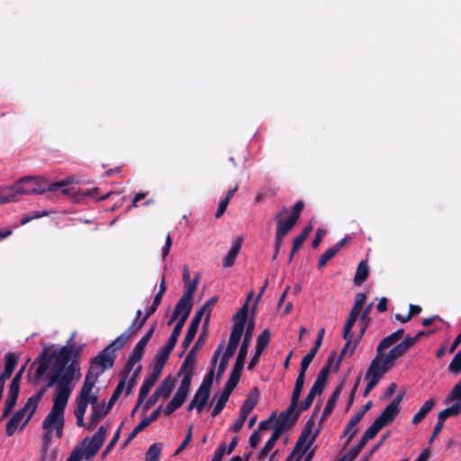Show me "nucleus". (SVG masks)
I'll return each instance as SVG.
<instances>
[{"label":"nucleus","mask_w":461,"mask_h":461,"mask_svg":"<svg viewBox=\"0 0 461 461\" xmlns=\"http://www.w3.org/2000/svg\"><path fill=\"white\" fill-rule=\"evenodd\" d=\"M454 402L452 406H457L461 411V380L454 385L448 395L445 399L446 404Z\"/></svg>","instance_id":"nucleus-34"},{"label":"nucleus","mask_w":461,"mask_h":461,"mask_svg":"<svg viewBox=\"0 0 461 461\" xmlns=\"http://www.w3.org/2000/svg\"><path fill=\"white\" fill-rule=\"evenodd\" d=\"M377 433L369 427L362 435L361 438L359 439L358 443L354 446L359 452L362 451V449L366 447L368 440L373 439Z\"/></svg>","instance_id":"nucleus-46"},{"label":"nucleus","mask_w":461,"mask_h":461,"mask_svg":"<svg viewBox=\"0 0 461 461\" xmlns=\"http://www.w3.org/2000/svg\"><path fill=\"white\" fill-rule=\"evenodd\" d=\"M72 391V388L59 386V438L61 437V429L63 428V411Z\"/></svg>","instance_id":"nucleus-27"},{"label":"nucleus","mask_w":461,"mask_h":461,"mask_svg":"<svg viewBox=\"0 0 461 461\" xmlns=\"http://www.w3.org/2000/svg\"><path fill=\"white\" fill-rule=\"evenodd\" d=\"M243 239L241 237H237L231 244V248L228 254L224 257L222 260L223 267H230L234 265L235 260L241 249Z\"/></svg>","instance_id":"nucleus-23"},{"label":"nucleus","mask_w":461,"mask_h":461,"mask_svg":"<svg viewBox=\"0 0 461 461\" xmlns=\"http://www.w3.org/2000/svg\"><path fill=\"white\" fill-rule=\"evenodd\" d=\"M372 307H373V303H370L363 311H361L362 313L360 315V322H361V324L367 326V327L371 321L369 313L371 312Z\"/></svg>","instance_id":"nucleus-63"},{"label":"nucleus","mask_w":461,"mask_h":461,"mask_svg":"<svg viewBox=\"0 0 461 461\" xmlns=\"http://www.w3.org/2000/svg\"><path fill=\"white\" fill-rule=\"evenodd\" d=\"M248 312H249L248 302H245V303L242 305V307L232 317V321L234 323L231 328L230 337L240 340V339L244 333V330H245V326H246V322H247V319H248Z\"/></svg>","instance_id":"nucleus-16"},{"label":"nucleus","mask_w":461,"mask_h":461,"mask_svg":"<svg viewBox=\"0 0 461 461\" xmlns=\"http://www.w3.org/2000/svg\"><path fill=\"white\" fill-rule=\"evenodd\" d=\"M207 339V332L202 331L199 335L195 344L193 346L191 350L187 353L185 359L182 363V366L180 367V370L177 373L178 376H181L182 374L188 369L189 367H194L195 364V358H196V351L198 348L203 347Z\"/></svg>","instance_id":"nucleus-18"},{"label":"nucleus","mask_w":461,"mask_h":461,"mask_svg":"<svg viewBox=\"0 0 461 461\" xmlns=\"http://www.w3.org/2000/svg\"><path fill=\"white\" fill-rule=\"evenodd\" d=\"M161 449V443L151 444L146 453L145 461H158Z\"/></svg>","instance_id":"nucleus-42"},{"label":"nucleus","mask_w":461,"mask_h":461,"mask_svg":"<svg viewBox=\"0 0 461 461\" xmlns=\"http://www.w3.org/2000/svg\"><path fill=\"white\" fill-rule=\"evenodd\" d=\"M289 420H291L292 418L290 419V417L286 416L284 411H281L279 416H278V418H277V420H276V423L275 429H280V431H281V434H282L283 431L287 427V422L289 421ZM290 428L291 427H289V425H288V429H290Z\"/></svg>","instance_id":"nucleus-61"},{"label":"nucleus","mask_w":461,"mask_h":461,"mask_svg":"<svg viewBox=\"0 0 461 461\" xmlns=\"http://www.w3.org/2000/svg\"><path fill=\"white\" fill-rule=\"evenodd\" d=\"M125 387V384L123 381H119L115 390L113 391L108 403L106 404L108 406V409H112L114 403L117 402L119 397L121 396L123 389Z\"/></svg>","instance_id":"nucleus-53"},{"label":"nucleus","mask_w":461,"mask_h":461,"mask_svg":"<svg viewBox=\"0 0 461 461\" xmlns=\"http://www.w3.org/2000/svg\"><path fill=\"white\" fill-rule=\"evenodd\" d=\"M149 317L144 315L140 320H133L131 326L125 331L126 334L130 337L131 334L138 333L140 329L145 325Z\"/></svg>","instance_id":"nucleus-48"},{"label":"nucleus","mask_w":461,"mask_h":461,"mask_svg":"<svg viewBox=\"0 0 461 461\" xmlns=\"http://www.w3.org/2000/svg\"><path fill=\"white\" fill-rule=\"evenodd\" d=\"M240 342V339L230 337L226 349L221 356V359L220 365L218 366L217 375H216L217 381H219L221 378L222 375L224 374L227 365H228V362H229L230 358L233 357Z\"/></svg>","instance_id":"nucleus-20"},{"label":"nucleus","mask_w":461,"mask_h":461,"mask_svg":"<svg viewBox=\"0 0 461 461\" xmlns=\"http://www.w3.org/2000/svg\"><path fill=\"white\" fill-rule=\"evenodd\" d=\"M5 370L3 374L0 375V394L3 393L5 387V381L9 379L12 375L14 369L17 364V357L12 354L8 353L5 357Z\"/></svg>","instance_id":"nucleus-21"},{"label":"nucleus","mask_w":461,"mask_h":461,"mask_svg":"<svg viewBox=\"0 0 461 461\" xmlns=\"http://www.w3.org/2000/svg\"><path fill=\"white\" fill-rule=\"evenodd\" d=\"M217 301L218 297L212 296L199 310L196 311L182 342L184 350H186L189 348L191 342L194 340L203 315H205V319L203 325V331L207 332L206 330L211 318L212 307L217 303Z\"/></svg>","instance_id":"nucleus-4"},{"label":"nucleus","mask_w":461,"mask_h":461,"mask_svg":"<svg viewBox=\"0 0 461 461\" xmlns=\"http://www.w3.org/2000/svg\"><path fill=\"white\" fill-rule=\"evenodd\" d=\"M432 333H434V330H420L415 336L407 335L402 341L391 348L388 354L394 360H397L398 358L404 356L423 336H429Z\"/></svg>","instance_id":"nucleus-13"},{"label":"nucleus","mask_w":461,"mask_h":461,"mask_svg":"<svg viewBox=\"0 0 461 461\" xmlns=\"http://www.w3.org/2000/svg\"><path fill=\"white\" fill-rule=\"evenodd\" d=\"M254 327H255V321H254V320H250L249 321V323L247 324L243 340L240 347L235 364L231 369V371L236 372L240 375H242V371H243L244 365L246 362V357H247L249 347V344H250V341L252 339Z\"/></svg>","instance_id":"nucleus-12"},{"label":"nucleus","mask_w":461,"mask_h":461,"mask_svg":"<svg viewBox=\"0 0 461 461\" xmlns=\"http://www.w3.org/2000/svg\"><path fill=\"white\" fill-rule=\"evenodd\" d=\"M106 436V429L104 426L99 427L96 433L91 438H86L81 443V447H75L68 457H71L74 452H77L79 461L82 459H90L95 456L103 446Z\"/></svg>","instance_id":"nucleus-5"},{"label":"nucleus","mask_w":461,"mask_h":461,"mask_svg":"<svg viewBox=\"0 0 461 461\" xmlns=\"http://www.w3.org/2000/svg\"><path fill=\"white\" fill-rule=\"evenodd\" d=\"M81 375L79 357H68V350L59 348V385L74 389Z\"/></svg>","instance_id":"nucleus-3"},{"label":"nucleus","mask_w":461,"mask_h":461,"mask_svg":"<svg viewBox=\"0 0 461 461\" xmlns=\"http://www.w3.org/2000/svg\"><path fill=\"white\" fill-rule=\"evenodd\" d=\"M303 208H304L303 201L299 200L294 205L293 211H292L290 216L286 220L280 219V214L275 215L274 219L276 222V238H277L278 240H284V238L288 234V232L296 224Z\"/></svg>","instance_id":"nucleus-9"},{"label":"nucleus","mask_w":461,"mask_h":461,"mask_svg":"<svg viewBox=\"0 0 461 461\" xmlns=\"http://www.w3.org/2000/svg\"><path fill=\"white\" fill-rule=\"evenodd\" d=\"M271 333L270 330L265 329L257 339L256 351L254 356L250 359L248 369L253 370L254 367L258 364L260 356L264 349L268 346L270 342Z\"/></svg>","instance_id":"nucleus-19"},{"label":"nucleus","mask_w":461,"mask_h":461,"mask_svg":"<svg viewBox=\"0 0 461 461\" xmlns=\"http://www.w3.org/2000/svg\"><path fill=\"white\" fill-rule=\"evenodd\" d=\"M395 360L387 353L384 363H379L378 360H372L366 371V379L368 383L363 393L366 397L370 392L376 386L380 379L394 366Z\"/></svg>","instance_id":"nucleus-7"},{"label":"nucleus","mask_w":461,"mask_h":461,"mask_svg":"<svg viewBox=\"0 0 461 461\" xmlns=\"http://www.w3.org/2000/svg\"><path fill=\"white\" fill-rule=\"evenodd\" d=\"M190 370H185L182 375H184V377L181 380V384L177 390H180L184 393H188L190 391L192 377H193V367H189Z\"/></svg>","instance_id":"nucleus-47"},{"label":"nucleus","mask_w":461,"mask_h":461,"mask_svg":"<svg viewBox=\"0 0 461 461\" xmlns=\"http://www.w3.org/2000/svg\"><path fill=\"white\" fill-rule=\"evenodd\" d=\"M312 225L306 226L305 228H303V230H302L300 235L297 236L294 240V241H293L294 252H296L303 246V244L304 243V241L308 238V236H309L310 232L312 231Z\"/></svg>","instance_id":"nucleus-45"},{"label":"nucleus","mask_w":461,"mask_h":461,"mask_svg":"<svg viewBox=\"0 0 461 461\" xmlns=\"http://www.w3.org/2000/svg\"><path fill=\"white\" fill-rule=\"evenodd\" d=\"M100 375H99L98 372L95 371L94 367L92 369L88 368V371L86 375L85 381H84V384L80 390L79 394L81 396L85 397V395H86L88 393H91L95 383H96L97 378Z\"/></svg>","instance_id":"nucleus-26"},{"label":"nucleus","mask_w":461,"mask_h":461,"mask_svg":"<svg viewBox=\"0 0 461 461\" xmlns=\"http://www.w3.org/2000/svg\"><path fill=\"white\" fill-rule=\"evenodd\" d=\"M77 407L75 409L74 414L75 415H85L86 409H87V403L86 402L85 397L78 394L77 397Z\"/></svg>","instance_id":"nucleus-60"},{"label":"nucleus","mask_w":461,"mask_h":461,"mask_svg":"<svg viewBox=\"0 0 461 461\" xmlns=\"http://www.w3.org/2000/svg\"><path fill=\"white\" fill-rule=\"evenodd\" d=\"M14 203V195H12L9 185H0V204Z\"/></svg>","instance_id":"nucleus-52"},{"label":"nucleus","mask_w":461,"mask_h":461,"mask_svg":"<svg viewBox=\"0 0 461 461\" xmlns=\"http://www.w3.org/2000/svg\"><path fill=\"white\" fill-rule=\"evenodd\" d=\"M403 335L404 330L401 328L387 337L384 338L376 348V355L373 360H378L379 363H384L387 357V354L384 355V351L396 344L403 337Z\"/></svg>","instance_id":"nucleus-15"},{"label":"nucleus","mask_w":461,"mask_h":461,"mask_svg":"<svg viewBox=\"0 0 461 461\" xmlns=\"http://www.w3.org/2000/svg\"><path fill=\"white\" fill-rule=\"evenodd\" d=\"M342 388H343V384L341 383L334 389V391L329 397L326 406L323 410L320 422L324 421L333 411L336 402H337V401L340 395V393L342 391Z\"/></svg>","instance_id":"nucleus-24"},{"label":"nucleus","mask_w":461,"mask_h":461,"mask_svg":"<svg viewBox=\"0 0 461 461\" xmlns=\"http://www.w3.org/2000/svg\"><path fill=\"white\" fill-rule=\"evenodd\" d=\"M319 435V430H316L312 436L311 432L303 429L299 436L296 444L292 453H298L294 461H300L303 456L308 451L312 445L316 440Z\"/></svg>","instance_id":"nucleus-17"},{"label":"nucleus","mask_w":461,"mask_h":461,"mask_svg":"<svg viewBox=\"0 0 461 461\" xmlns=\"http://www.w3.org/2000/svg\"><path fill=\"white\" fill-rule=\"evenodd\" d=\"M117 355L108 351V348H104L97 356L90 360L89 368H95V372L103 375L107 369L113 366Z\"/></svg>","instance_id":"nucleus-14"},{"label":"nucleus","mask_w":461,"mask_h":461,"mask_svg":"<svg viewBox=\"0 0 461 461\" xmlns=\"http://www.w3.org/2000/svg\"><path fill=\"white\" fill-rule=\"evenodd\" d=\"M192 438H193V425H190L183 442L176 449L174 455L176 456V455H179L181 452H183L185 450V448L189 445Z\"/></svg>","instance_id":"nucleus-56"},{"label":"nucleus","mask_w":461,"mask_h":461,"mask_svg":"<svg viewBox=\"0 0 461 461\" xmlns=\"http://www.w3.org/2000/svg\"><path fill=\"white\" fill-rule=\"evenodd\" d=\"M360 420H361V419L358 416H357L356 414H354L348 420V422L342 433V437L348 436V438L346 442L347 445L357 434L358 429L356 427L360 422Z\"/></svg>","instance_id":"nucleus-33"},{"label":"nucleus","mask_w":461,"mask_h":461,"mask_svg":"<svg viewBox=\"0 0 461 461\" xmlns=\"http://www.w3.org/2000/svg\"><path fill=\"white\" fill-rule=\"evenodd\" d=\"M112 409H108L106 404H100V406L92 409V412L87 422V430H93L98 422L104 419Z\"/></svg>","instance_id":"nucleus-22"},{"label":"nucleus","mask_w":461,"mask_h":461,"mask_svg":"<svg viewBox=\"0 0 461 461\" xmlns=\"http://www.w3.org/2000/svg\"><path fill=\"white\" fill-rule=\"evenodd\" d=\"M436 404V400L433 398L429 399L418 411V412L412 417L411 422L414 425H418L433 409Z\"/></svg>","instance_id":"nucleus-32"},{"label":"nucleus","mask_w":461,"mask_h":461,"mask_svg":"<svg viewBox=\"0 0 461 461\" xmlns=\"http://www.w3.org/2000/svg\"><path fill=\"white\" fill-rule=\"evenodd\" d=\"M193 308V300L182 297L176 303L175 307L176 313H179V319L187 320Z\"/></svg>","instance_id":"nucleus-28"},{"label":"nucleus","mask_w":461,"mask_h":461,"mask_svg":"<svg viewBox=\"0 0 461 461\" xmlns=\"http://www.w3.org/2000/svg\"><path fill=\"white\" fill-rule=\"evenodd\" d=\"M461 411L458 410V407L457 406H449L444 410H442L438 415V422H439L440 424L444 425V422L445 420L449 418V417H452V416H456L460 413Z\"/></svg>","instance_id":"nucleus-44"},{"label":"nucleus","mask_w":461,"mask_h":461,"mask_svg":"<svg viewBox=\"0 0 461 461\" xmlns=\"http://www.w3.org/2000/svg\"><path fill=\"white\" fill-rule=\"evenodd\" d=\"M403 394H398L373 421L370 427L378 433L384 427L390 425L400 412V403Z\"/></svg>","instance_id":"nucleus-10"},{"label":"nucleus","mask_w":461,"mask_h":461,"mask_svg":"<svg viewBox=\"0 0 461 461\" xmlns=\"http://www.w3.org/2000/svg\"><path fill=\"white\" fill-rule=\"evenodd\" d=\"M36 379L38 383L45 384L37 394L30 397L26 404L19 410L7 422L6 434L12 436L26 416L23 426L29 421L38 406L39 401L46 388L50 387L58 381V353L55 349L45 348L39 359V366L36 369Z\"/></svg>","instance_id":"nucleus-1"},{"label":"nucleus","mask_w":461,"mask_h":461,"mask_svg":"<svg viewBox=\"0 0 461 461\" xmlns=\"http://www.w3.org/2000/svg\"><path fill=\"white\" fill-rule=\"evenodd\" d=\"M137 363L128 359L127 362L125 363L122 370L121 371L120 373V381H123L124 384H126V381L129 377V375L130 373L131 372L133 366L136 365Z\"/></svg>","instance_id":"nucleus-59"},{"label":"nucleus","mask_w":461,"mask_h":461,"mask_svg":"<svg viewBox=\"0 0 461 461\" xmlns=\"http://www.w3.org/2000/svg\"><path fill=\"white\" fill-rule=\"evenodd\" d=\"M280 437H281L280 429H275L270 438L267 441L266 445L263 447V448L258 454V458L259 460H263L268 455V453L275 447L276 441L279 439Z\"/></svg>","instance_id":"nucleus-30"},{"label":"nucleus","mask_w":461,"mask_h":461,"mask_svg":"<svg viewBox=\"0 0 461 461\" xmlns=\"http://www.w3.org/2000/svg\"><path fill=\"white\" fill-rule=\"evenodd\" d=\"M18 393H19V391H15L14 389H9L8 397H7V399L5 402V406H4V411H3L4 417H6L7 415H9V413L14 409V407L16 403V401H17Z\"/></svg>","instance_id":"nucleus-38"},{"label":"nucleus","mask_w":461,"mask_h":461,"mask_svg":"<svg viewBox=\"0 0 461 461\" xmlns=\"http://www.w3.org/2000/svg\"><path fill=\"white\" fill-rule=\"evenodd\" d=\"M259 391L258 387L253 388L252 393L244 401L240 407V415L247 419L250 411L255 408L258 402Z\"/></svg>","instance_id":"nucleus-25"},{"label":"nucleus","mask_w":461,"mask_h":461,"mask_svg":"<svg viewBox=\"0 0 461 461\" xmlns=\"http://www.w3.org/2000/svg\"><path fill=\"white\" fill-rule=\"evenodd\" d=\"M336 254H337V252L335 251V249L332 247L328 249L321 256L319 262H318V268L321 269L322 267H324L326 266V264L328 263V261L330 260Z\"/></svg>","instance_id":"nucleus-55"},{"label":"nucleus","mask_w":461,"mask_h":461,"mask_svg":"<svg viewBox=\"0 0 461 461\" xmlns=\"http://www.w3.org/2000/svg\"><path fill=\"white\" fill-rule=\"evenodd\" d=\"M214 374H215V371H214L213 367H212L207 372V374L203 377L202 384L199 386L202 388L203 391H208L209 393H211V388H212V385L213 383Z\"/></svg>","instance_id":"nucleus-51"},{"label":"nucleus","mask_w":461,"mask_h":461,"mask_svg":"<svg viewBox=\"0 0 461 461\" xmlns=\"http://www.w3.org/2000/svg\"><path fill=\"white\" fill-rule=\"evenodd\" d=\"M170 354V352L160 348L154 357V363L158 364V366H164L167 361L168 360Z\"/></svg>","instance_id":"nucleus-54"},{"label":"nucleus","mask_w":461,"mask_h":461,"mask_svg":"<svg viewBox=\"0 0 461 461\" xmlns=\"http://www.w3.org/2000/svg\"><path fill=\"white\" fill-rule=\"evenodd\" d=\"M146 422H142L141 420L139 424L133 429V430L129 434L128 438L123 441L122 447H126L129 445L131 440L146 428Z\"/></svg>","instance_id":"nucleus-57"},{"label":"nucleus","mask_w":461,"mask_h":461,"mask_svg":"<svg viewBox=\"0 0 461 461\" xmlns=\"http://www.w3.org/2000/svg\"><path fill=\"white\" fill-rule=\"evenodd\" d=\"M76 337V332H73L70 336V338L68 339L66 344L62 346L61 348H66L68 350V357H80L82 352H83V345H77L73 343V340Z\"/></svg>","instance_id":"nucleus-36"},{"label":"nucleus","mask_w":461,"mask_h":461,"mask_svg":"<svg viewBox=\"0 0 461 461\" xmlns=\"http://www.w3.org/2000/svg\"><path fill=\"white\" fill-rule=\"evenodd\" d=\"M304 383H305V376H302V375H298L296 381H295V384L294 387V391H293L291 399L299 402L302 391L303 389Z\"/></svg>","instance_id":"nucleus-49"},{"label":"nucleus","mask_w":461,"mask_h":461,"mask_svg":"<svg viewBox=\"0 0 461 461\" xmlns=\"http://www.w3.org/2000/svg\"><path fill=\"white\" fill-rule=\"evenodd\" d=\"M448 371L453 375L461 373V349L455 355L450 362Z\"/></svg>","instance_id":"nucleus-50"},{"label":"nucleus","mask_w":461,"mask_h":461,"mask_svg":"<svg viewBox=\"0 0 461 461\" xmlns=\"http://www.w3.org/2000/svg\"><path fill=\"white\" fill-rule=\"evenodd\" d=\"M359 453L360 452L353 446L345 456L338 458L336 461H354Z\"/></svg>","instance_id":"nucleus-64"},{"label":"nucleus","mask_w":461,"mask_h":461,"mask_svg":"<svg viewBox=\"0 0 461 461\" xmlns=\"http://www.w3.org/2000/svg\"><path fill=\"white\" fill-rule=\"evenodd\" d=\"M369 276V267L366 260H362L359 262L357 271L354 276V285L357 286L361 285Z\"/></svg>","instance_id":"nucleus-31"},{"label":"nucleus","mask_w":461,"mask_h":461,"mask_svg":"<svg viewBox=\"0 0 461 461\" xmlns=\"http://www.w3.org/2000/svg\"><path fill=\"white\" fill-rule=\"evenodd\" d=\"M240 374H238L236 372L230 371L229 378L223 387V390L221 391L220 397L212 411V416L216 417L218 416L221 411L224 409L230 395L234 391L236 386L238 385L240 380Z\"/></svg>","instance_id":"nucleus-11"},{"label":"nucleus","mask_w":461,"mask_h":461,"mask_svg":"<svg viewBox=\"0 0 461 461\" xmlns=\"http://www.w3.org/2000/svg\"><path fill=\"white\" fill-rule=\"evenodd\" d=\"M188 285L182 295V297L193 300L195 291L197 289L198 277L194 278L192 282L187 283Z\"/></svg>","instance_id":"nucleus-58"},{"label":"nucleus","mask_w":461,"mask_h":461,"mask_svg":"<svg viewBox=\"0 0 461 461\" xmlns=\"http://www.w3.org/2000/svg\"><path fill=\"white\" fill-rule=\"evenodd\" d=\"M77 182L75 181L74 177H67L59 181V196L62 195L63 199L68 202L78 203H81L86 197H95L99 188L94 187L92 189L81 192L77 186Z\"/></svg>","instance_id":"nucleus-6"},{"label":"nucleus","mask_w":461,"mask_h":461,"mask_svg":"<svg viewBox=\"0 0 461 461\" xmlns=\"http://www.w3.org/2000/svg\"><path fill=\"white\" fill-rule=\"evenodd\" d=\"M210 398V393L208 391H203L201 387L195 392L194 400L199 403L198 413L203 411Z\"/></svg>","instance_id":"nucleus-43"},{"label":"nucleus","mask_w":461,"mask_h":461,"mask_svg":"<svg viewBox=\"0 0 461 461\" xmlns=\"http://www.w3.org/2000/svg\"><path fill=\"white\" fill-rule=\"evenodd\" d=\"M54 212H55V211H53V210H41V211H37V212H32L27 213L22 217L21 224L25 225L32 220L40 219L41 217L48 216Z\"/></svg>","instance_id":"nucleus-40"},{"label":"nucleus","mask_w":461,"mask_h":461,"mask_svg":"<svg viewBox=\"0 0 461 461\" xmlns=\"http://www.w3.org/2000/svg\"><path fill=\"white\" fill-rule=\"evenodd\" d=\"M76 337V332H73L70 336V338L68 339L66 344L62 346L61 348H66L68 350V357H80L82 352H83V345H77L73 343V340Z\"/></svg>","instance_id":"nucleus-37"},{"label":"nucleus","mask_w":461,"mask_h":461,"mask_svg":"<svg viewBox=\"0 0 461 461\" xmlns=\"http://www.w3.org/2000/svg\"><path fill=\"white\" fill-rule=\"evenodd\" d=\"M14 203L18 202L22 195L41 194L46 191H53L58 188V183H50L45 177L23 176L18 179L14 185H9Z\"/></svg>","instance_id":"nucleus-2"},{"label":"nucleus","mask_w":461,"mask_h":461,"mask_svg":"<svg viewBox=\"0 0 461 461\" xmlns=\"http://www.w3.org/2000/svg\"><path fill=\"white\" fill-rule=\"evenodd\" d=\"M315 394L312 393L310 391L306 396V398L304 399L303 402H302L297 409V411H295V414L294 415V417L292 418L291 420V424H289V427H292L294 426V424L296 422V420L299 419L300 417V414L302 413V411H307L312 404L313 401H314V398H315Z\"/></svg>","instance_id":"nucleus-35"},{"label":"nucleus","mask_w":461,"mask_h":461,"mask_svg":"<svg viewBox=\"0 0 461 461\" xmlns=\"http://www.w3.org/2000/svg\"><path fill=\"white\" fill-rule=\"evenodd\" d=\"M156 380L151 378L150 376H148L145 378L139 393L140 402H143L148 394L150 392V389L154 386L156 384Z\"/></svg>","instance_id":"nucleus-41"},{"label":"nucleus","mask_w":461,"mask_h":461,"mask_svg":"<svg viewBox=\"0 0 461 461\" xmlns=\"http://www.w3.org/2000/svg\"><path fill=\"white\" fill-rule=\"evenodd\" d=\"M128 334L123 332L122 335L117 337L113 341H112L107 347L104 348H108V351L113 354H116V351L122 349L126 341L129 339Z\"/></svg>","instance_id":"nucleus-39"},{"label":"nucleus","mask_w":461,"mask_h":461,"mask_svg":"<svg viewBox=\"0 0 461 461\" xmlns=\"http://www.w3.org/2000/svg\"><path fill=\"white\" fill-rule=\"evenodd\" d=\"M121 427H122V425L116 430L113 438L110 440V442L108 443V445L105 447L104 450L103 451V453H102L103 457H104L113 448V447L118 442V440L120 438V435H121Z\"/></svg>","instance_id":"nucleus-62"},{"label":"nucleus","mask_w":461,"mask_h":461,"mask_svg":"<svg viewBox=\"0 0 461 461\" xmlns=\"http://www.w3.org/2000/svg\"><path fill=\"white\" fill-rule=\"evenodd\" d=\"M42 448L44 451L50 447L53 437L58 436V386L53 394V405L42 423Z\"/></svg>","instance_id":"nucleus-8"},{"label":"nucleus","mask_w":461,"mask_h":461,"mask_svg":"<svg viewBox=\"0 0 461 461\" xmlns=\"http://www.w3.org/2000/svg\"><path fill=\"white\" fill-rule=\"evenodd\" d=\"M176 385V379L172 375L167 376L155 390L160 397L167 399L170 396Z\"/></svg>","instance_id":"nucleus-29"}]
</instances>
